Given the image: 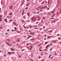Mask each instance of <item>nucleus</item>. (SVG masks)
I'll list each match as a JSON object with an SVG mask.
<instances>
[{"mask_svg": "<svg viewBox=\"0 0 61 61\" xmlns=\"http://www.w3.org/2000/svg\"><path fill=\"white\" fill-rule=\"evenodd\" d=\"M13 5H11L10 6L9 8L10 9H12L13 8Z\"/></svg>", "mask_w": 61, "mask_h": 61, "instance_id": "obj_1", "label": "nucleus"}, {"mask_svg": "<svg viewBox=\"0 0 61 61\" xmlns=\"http://www.w3.org/2000/svg\"><path fill=\"white\" fill-rule=\"evenodd\" d=\"M7 40L8 41L9 43H10V42L11 41V40H10V39H8Z\"/></svg>", "mask_w": 61, "mask_h": 61, "instance_id": "obj_2", "label": "nucleus"}, {"mask_svg": "<svg viewBox=\"0 0 61 61\" xmlns=\"http://www.w3.org/2000/svg\"><path fill=\"white\" fill-rule=\"evenodd\" d=\"M17 41L18 42H20V39H19L17 40Z\"/></svg>", "mask_w": 61, "mask_h": 61, "instance_id": "obj_3", "label": "nucleus"}, {"mask_svg": "<svg viewBox=\"0 0 61 61\" xmlns=\"http://www.w3.org/2000/svg\"><path fill=\"white\" fill-rule=\"evenodd\" d=\"M6 44H7L8 46H11L9 45H10V44H9L7 43H6Z\"/></svg>", "mask_w": 61, "mask_h": 61, "instance_id": "obj_4", "label": "nucleus"}, {"mask_svg": "<svg viewBox=\"0 0 61 61\" xmlns=\"http://www.w3.org/2000/svg\"><path fill=\"white\" fill-rule=\"evenodd\" d=\"M7 19H5V20H4L5 21V22H6V23H7Z\"/></svg>", "mask_w": 61, "mask_h": 61, "instance_id": "obj_5", "label": "nucleus"}, {"mask_svg": "<svg viewBox=\"0 0 61 61\" xmlns=\"http://www.w3.org/2000/svg\"><path fill=\"white\" fill-rule=\"evenodd\" d=\"M51 36H47V38H50V37H51Z\"/></svg>", "mask_w": 61, "mask_h": 61, "instance_id": "obj_6", "label": "nucleus"}, {"mask_svg": "<svg viewBox=\"0 0 61 61\" xmlns=\"http://www.w3.org/2000/svg\"><path fill=\"white\" fill-rule=\"evenodd\" d=\"M24 12H25V11H23L22 13V15H24Z\"/></svg>", "mask_w": 61, "mask_h": 61, "instance_id": "obj_7", "label": "nucleus"}, {"mask_svg": "<svg viewBox=\"0 0 61 61\" xmlns=\"http://www.w3.org/2000/svg\"><path fill=\"white\" fill-rule=\"evenodd\" d=\"M8 54H9V55H11V53L10 52H8Z\"/></svg>", "mask_w": 61, "mask_h": 61, "instance_id": "obj_8", "label": "nucleus"}, {"mask_svg": "<svg viewBox=\"0 0 61 61\" xmlns=\"http://www.w3.org/2000/svg\"><path fill=\"white\" fill-rule=\"evenodd\" d=\"M32 37V36L30 35L28 37V38H30V37Z\"/></svg>", "mask_w": 61, "mask_h": 61, "instance_id": "obj_9", "label": "nucleus"}, {"mask_svg": "<svg viewBox=\"0 0 61 61\" xmlns=\"http://www.w3.org/2000/svg\"><path fill=\"white\" fill-rule=\"evenodd\" d=\"M50 1L49 0L48 1V4H49V5L50 4Z\"/></svg>", "mask_w": 61, "mask_h": 61, "instance_id": "obj_10", "label": "nucleus"}, {"mask_svg": "<svg viewBox=\"0 0 61 61\" xmlns=\"http://www.w3.org/2000/svg\"><path fill=\"white\" fill-rule=\"evenodd\" d=\"M49 46V45H47L46 46V48H48V47Z\"/></svg>", "mask_w": 61, "mask_h": 61, "instance_id": "obj_11", "label": "nucleus"}, {"mask_svg": "<svg viewBox=\"0 0 61 61\" xmlns=\"http://www.w3.org/2000/svg\"><path fill=\"white\" fill-rule=\"evenodd\" d=\"M29 5V3H28L26 5V7L28 6Z\"/></svg>", "mask_w": 61, "mask_h": 61, "instance_id": "obj_12", "label": "nucleus"}, {"mask_svg": "<svg viewBox=\"0 0 61 61\" xmlns=\"http://www.w3.org/2000/svg\"><path fill=\"white\" fill-rule=\"evenodd\" d=\"M27 15H28V16H29L30 15V13H27Z\"/></svg>", "mask_w": 61, "mask_h": 61, "instance_id": "obj_13", "label": "nucleus"}, {"mask_svg": "<svg viewBox=\"0 0 61 61\" xmlns=\"http://www.w3.org/2000/svg\"><path fill=\"white\" fill-rule=\"evenodd\" d=\"M23 19H25V16H23Z\"/></svg>", "mask_w": 61, "mask_h": 61, "instance_id": "obj_14", "label": "nucleus"}, {"mask_svg": "<svg viewBox=\"0 0 61 61\" xmlns=\"http://www.w3.org/2000/svg\"><path fill=\"white\" fill-rule=\"evenodd\" d=\"M11 51H15V50L13 49L12 48H11Z\"/></svg>", "mask_w": 61, "mask_h": 61, "instance_id": "obj_15", "label": "nucleus"}, {"mask_svg": "<svg viewBox=\"0 0 61 61\" xmlns=\"http://www.w3.org/2000/svg\"><path fill=\"white\" fill-rule=\"evenodd\" d=\"M13 15V13H10V15Z\"/></svg>", "mask_w": 61, "mask_h": 61, "instance_id": "obj_16", "label": "nucleus"}, {"mask_svg": "<svg viewBox=\"0 0 61 61\" xmlns=\"http://www.w3.org/2000/svg\"><path fill=\"white\" fill-rule=\"evenodd\" d=\"M2 21V19H1V18H0V21Z\"/></svg>", "mask_w": 61, "mask_h": 61, "instance_id": "obj_17", "label": "nucleus"}, {"mask_svg": "<svg viewBox=\"0 0 61 61\" xmlns=\"http://www.w3.org/2000/svg\"><path fill=\"white\" fill-rule=\"evenodd\" d=\"M36 26H37V25L33 26H32V27H36Z\"/></svg>", "mask_w": 61, "mask_h": 61, "instance_id": "obj_18", "label": "nucleus"}, {"mask_svg": "<svg viewBox=\"0 0 61 61\" xmlns=\"http://www.w3.org/2000/svg\"><path fill=\"white\" fill-rule=\"evenodd\" d=\"M58 39H59V40H60V39H61V38L60 37H59L58 38Z\"/></svg>", "mask_w": 61, "mask_h": 61, "instance_id": "obj_19", "label": "nucleus"}, {"mask_svg": "<svg viewBox=\"0 0 61 61\" xmlns=\"http://www.w3.org/2000/svg\"><path fill=\"white\" fill-rule=\"evenodd\" d=\"M44 3H45V1H43L41 3V4H43Z\"/></svg>", "mask_w": 61, "mask_h": 61, "instance_id": "obj_20", "label": "nucleus"}, {"mask_svg": "<svg viewBox=\"0 0 61 61\" xmlns=\"http://www.w3.org/2000/svg\"><path fill=\"white\" fill-rule=\"evenodd\" d=\"M13 24L14 25H16V24H15V22H13Z\"/></svg>", "mask_w": 61, "mask_h": 61, "instance_id": "obj_21", "label": "nucleus"}, {"mask_svg": "<svg viewBox=\"0 0 61 61\" xmlns=\"http://www.w3.org/2000/svg\"><path fill=\"white\" fill-rule=\"evenodd\" d=\"M28 7H27L26 8H25V9L26 10H27V9H28Z\"/></svg>", "mask_w": 61, "mask_h": 61, "instance_id": "obj_22", "label": "nucleus"}, {"mask_svg": "<svg viewBox=\"0 0 61 61\" xmlns=\"http://www.w3.org/2000/svg\"><path fill=\"white\" fill-rule=\"evenodd\" d=\"M30 28H32V27L31 26H30Z\"/></svg>", "mask_w": 61, "mask_h": 61, "instance_id": "obj_23", "label": "nucleus"}, {"mask_svg": "<svg viewBox=\"0 0 61 61\" xmlns=\"http://www.w3.org/2000/svg\"><path fill=\"white\" fill-rule=\"evenodd\" d=\"M51 56H52V55H50L49 56V58H50L51 57Z\"/></svg>", "mask_w": 61, "mask_h": 61, "instance_id": "obj_24", "label": "nucleus"}, {"mask_svg": "<svg viewBox=\"0 0 61 61\" xmlns=\"http://www.w3.org/2000/svg\"><path fill=\"white\" fill-rule=\"evenodd\" d=\"M23 26L24 27V28H25V29H26V28H25V25H23Z\"/></svg>", "mask_w": 61, "mask_h": 61, "instance_id": "obj_25", "label": "nucleus"}, {"mask_svg": "<svg viewBox=\"0 0 61 61\" xmlns=\"http://www.w3.org/2000/svg\"><path fill=\"white\" fill-rule=\"evenodd\" d=\"M10 21H11V22H12V21H13V20H10Z\"/></svg>", "mask_w": 61, "mask_h": 61, "instance_id": "obj_26", "label": "nucleus"}, {"mask_svg": "<svg viewBox=\"0 0 61 61\" xmlns=\"http://www.w3.org/2000/svg\"><path fill=\"white\" fill-rule=\"evenodd\" d=\"M8 33H5V34H6V35H8Z\"/></svg>", "mask_w": 61, "mask_h": 61, "instance_id": "obj_27", "label": "nucleus"}, {"mask_svg": "<svg viewBox=\"0 0 61 61\" xmlns=\"http://www.w3.org/2000/svg\"><path fill=\"white\" fill-rule=\"evenodd\" d=\"M44 9L45 8H47V7L46 6H45L44 7Z\"/></svg>", "mask_w": 61, "mask_h": 61, "instance_id": "obj_28", "label": "nucleus"}, {"mask_svg": "<svg viewBox=\"0 0 61 61\" xmlns=\"http://www.w3.org/2000/svg\"><path fill=\"white\" fill-rule=\"evenodd\" d=\"M52 43H51V44H50V46H52Z\"/></svg>", "mask_w": 61, "mask_h": 61, "instance_id": "obj_29", "label": "nucleus"}, {"mask_svg": "<svg viewBox=\"0 0 61 61\" xmlns=\"http://www.w3.org/2000/svg\"><path fill=\"white\" fill-rule=\"evenodd\" d=\"M9 31H10V30H9V29H8L7 30V31H8V32H9Z\"/></svg>", "mask_w": 61, "mask_h": 61, "instance_id": "obj_30", "label": "nucleus"}, {"mask_svg": "<svg viewBox=\"0 0 61 61\" xmlns=\"http://www.w3.org/2000/svg\"><path fill=\"white\" fill-rule=\"evenodd\" d=\"M36 18V17H34L33 18H32V19H35Z\"/></svg>", "mask_w": 61, "mask_h": 61, "instance_id": "obj_31", "label": "nucleus"}, {"mask_svg": "<svg viewBox=\"0 0 61 61\" xmlns=\"http://www.w3.org/2000/svg\"><path fill=\"white\" fill-rule=\"evenodd\" d=\"M52 30L49 31V32H52Z\"/></svg>", "mask_w": 61, "mask_h": 61, "instance_id": "obj_32", "label": "nucleus"}, {"mask_svg": "<svg viewBox=\"0 0 61 61\" xmlns=\"http://www.w3.org/2000/svg\"><path fill=\"white\" fill-rule=\"evenodd\" d=\"M38 58H39V59L41 58V56H39Z\"/></svg>", "mask_w": 61, "mask_h": 61, "instance_id": "obj_33", "label": "nucleus"}, {"mask_svg": "<svg viewBox=\"0 0 61 61\" xmlns=\"http://www.w3.org/2000/svg\"><path fill=\"white\" fill-rule=\"evenodd\" d=\"M17 32H18V33H21V32H20L19 31H17Z\"/></svg>", "mask_w": 61, "mask_h": 61, "instance_id": "obj_34", "label": "nucleus"}, {"mask_svg": "<svg viewBox=\"0 0 61 61\" xmlns=\"http://www.w3.org/2000/svg\"><path fill=\"white\" fill-rule=\"evenodd\" d=\"M30 60L31 61H34V60H32V59H30Z\"/></svg>", "mask_w": 61, "mask_h": 61, "instance_id": "obj_35", "label": "nucleus"}, {"mask_svg": "<svg viewBox=\"0 0 61 61\" xmlns=\"http://www.w3.org/2000/svg\"><path fill=\"white\" fill-rule=\"evenodd\" d=\"M40 6H39V7H38V8H37V9H39V8H40Z\"/></svg>", "mask_w": 61, "mask_h": 61, "instance_id": "obj_36", "label": "nucleus"}, {"mask_svg": "<svg viewBox=\"0 0 61 61\" xmlns=\"http://www.w3.org/2000/svg\"><path fill=\"white\" fill-rule=\"evenodd\" d=\"M42 9H45V8H44V7H42Z\"/></svg>", "mask_w": 61, "mask_h": 61, "instance_id": "obj_37", "label": "nucleus"}, {"mask_svg": "<svg viewBox=\"0 0 61 61\" xmlns=\"http://www.w3.org/2000/svg\"><path fill=\"white\" fill-rule=\"evenodd\" d=\"M31 46V48H30V49H32V46Z\"/></svg>", "mask_w": 61, "mask_h": 61, "instance_id": "obj_38", "label": "nucleus"}, {"mask_svg": "<svg viewBox=\"0 0 61 61\" xmlns=\"http://www.w3.org/2000/svg\"><path fill=\"white\" fill-rule=\"evenodd\" d=\"M43 19H46V18L45 17H43Z\"/></svg>", "mask_w": 61, "mask_h": 61, "instance_id": "obj_39", "label": "nucleus"}, {"mask_svg": "<svg viewBox=\"0 0 61 61\" xmlns=\"http://www.w3.org/2000/svg\"><path fill=\"white\" fill-rule=\"evenodd\" d=\"M32 21H34V20H35V19H32Z\"/></svg>", "mask_w": 61, "mask_h": 61, "instance_id": "obj_40", "label": "nucleus"}, {"mask_svg": "<svg viewBox=\"0 0 61 61\" xmlns=\"http://www.w3.org/2000/svg\"><path fill=\"white\" fill-rule=\"evenodd\" d=\"M57 36H59V34H58L57 35Z\"/></svg>", "mask_w": 61, "mask_h": 61, "instance_id": "obj_41", "label": "nucleus"}, {"mask_svg": "<svg viewBox=\"0 0 61 61\" xmlns=\"http://www.w3.org/2000/svg\"><path fill=\"white\" fill-rule=\"evenodd\" d=\"M25 50V49H23L21 50V51H24V50Z\"/></svg>", "mask_w": 61, "mask_h": 61, "instance_id": "obj_42", "label": "nucleus"}, {"mask_svg": "<svg viewBox=\"0 0 61 61\" xmlns=\"http://www.w3.org/2000/svg\"><path fill=\"white\" fill-rule=\"evenodd\" d=\"M45 44H47V42H46Z\"/></svg>", "mask_w": 61, "mask_h": 61, "instance_id": "obj_43", "label": "nucleus"}, {"mask_svg": "<svg viewBox=\"0 0 61 61\" xmlns=\"http://www.w3.org/2000/svg\"><path fill=\"white\" fill-rule=\"evenodd\" d=\"M53 49V48H51L50 50H52V49Z\"/></svg>", "mask_w": 61, "mask_h": 61, "instance_id": "obj_44", "label": "nucleus"}, {"mask_svg": "<svg viewBox=\"0 0 61 61\" xmlns=\"http://www.w3.org/2000/svg\"><path fill=\"white\" fill-rule=\"evenodd\" d=\"M12 53L13 54H15V52H12Z\"/></svg>", "mask_w": 61, "mask_h": 61, "instance_id": "obj_45", "label": "nucleus"}, {"mask_svg": "<svg viewBox=\"0 0 61 61\" xmlns=\"http://www.w3.org/2000/svg\"><path fill=\"white\" fill-rule=\"evenodd\" d=\"M5 55H6L5 54L4 55V56H5Z\"/></svg>", "mask_w": 61, "mask_h": 61, "instance_id": "obj_46", "label": "nucleus"}, {"mask_svg": "<svg viewBox=\"0 0 61 61\" xmlns=\"http://www.w3.org/2000/svg\"><path fill=\"white\" fill-rule=\"evenodd\" d=\"M15 28V29H16V27H15V28Z\"/></svg>", "mask_w": 61, "mask_h": 61, "instance_id": "obj_47", "label": "nucleus"}, {"mask_svg": "<svg viewBox=\"0 0 61 61\" xmlns=\"http://www.w3.org/2000/svg\"><path fill=\"white\" fill-rule=\"evenodd\" d=\"M58 14H59V12H58L57 13V15H58Z\"/></svg>", "mask_w": 61, "mask_h": 61, "instance_id": "obj_48", "label": "nucleus"}, {"mask_svg": "<svg viewBox=\"0 0 61 61\" xmlns=\"http://www.w3.org/2000/svg\"><path fill=\"white\" fill-rule=\"evenodd\" d=\"M38 36H41V35H38Z\"/></svg>", "mask_w": 61, "mask_h": 61, "instance_id": "obj_49", "label": "nucleus"}, {"mask_svg": "<svg viewBox=\"0 0 61 61\" xmlns=\"http://www.w3.org/2000/svg\"><path fill=\"white\" fill-rule=\"evenodd\" d=\"M53 57H52L51 58V59H52V58H53Z\"/></svg>", "mask_w": 61, "mask_h": 61, "instance_id": "obj_50", "label": "nucleus"}, {"mask_svg": "<svg viewBox=\"0 0 61 61\" xmlns=\"http://www.w3.org/2000/svg\"><path fill=\"white\" fill-rule=\"evenodd\" d=\"M40 9H42V7H41L40 8Z\"/></svg>", "mask_w": 61, "mask_h": 61, "instance_id": "obj_51", "label": "nucleus"}, {"mask_svg": "<svg viewBox=\"0 0 61 61\" xmlns=\"http://www.w3.org/2000/svg\"><path fill=\"white\" fill-rule=\"evenodd\" d=\"M19 57H21V56H19Z\"/></svg>", "mask_w": 61, "mask_h": 61, "instance_id": "obj_52", "label": "nucleus"}, {"mask_svg": "<svg viewBox=\"0 0 61 61\" xmlns=\"http://www.w3.org/2000/svg\"><path fill=\"white\" fill-rule=\"evenodd\" d=\"M47 10H49V8H48L47 9Z\"/></svg>", "mask_w": 61, "mask_h": 61, "instance_id": "obj_53", "label": "nucleus"}, {"mask_svg": "<svg viewBox=\"0 0 61 61\" xmlns=\"http://www.w3.org/2000/svg\"><path fill=\"white\" fill-rule=\"evenodd\" d=\"M32 41H33V40H34V39H32Z\"/></svg>", "mask_w": 61, "mask_h": 61, "instance_id": "obj_54", "label": "nucleus"}, {"mask_svg": "<svg viewBox=\"0 0 61 61\" xmlns=\"http://www.w3.org/2000/svg\"><path fill=\"white\" fill-rule=\"evenodd\" d=\"M43 28H45V27L44 26L43 27Z\"/></svg>", "mask_w": 61, "mask_h": 61, "instance_id": "obj_55", "label": "nucleus"}, {"mask_svg": "<svg viewBox=\"0 0 61 61\" xmlns=\"http://www.w3.org/2000/svg\"><path fill=\"white\" fill-rule=\"evenodd\" d=\"M38 21H39V20H40V19H38Z\"/></svg>", "mask_w": 61, "mask_h": 61, "instance_id": "obj_56", "label": "nucleus"}, {"mask_svg": "<svg viewBox=\"0 0 61 61\" xmlns=\"http://www.w3.org/2000/svg\"><path fill=\"white\" fill-rule=\"evenodd\" d=\"M40 11H43V10H41Z\"/></svg>", "mask_w": 61, "mask_h": 61, "instance_id": "obj_57", "label": "nucleus"}, {"mask_svg": "<svg viewBox=\"0 0 61 61\" xmlns=\"http://www.w3.org/2000/svg\"><path fill=\"white\" fill-rule=\"evenodd\" d=\"M12 32H13V31H14V30H12Z\"/></svg>", "mask_w": 61, "mask_h": 61, "instance_id": "obj_58", "label": "nucleus"}, {"mask_svg": "<svg viewBox=\"0 0 61 61\" xmlns=\"http://www.w3.org/2000/svg\"><path fill=\"white\" fill-rule=\"evenodd\" d=\"M1 17H2V16L0 15V18H1Z\"/></svg>", "mask_w": 61, "mask_h": 61, "instance_id": "obj_59", "label": "nucleus"}, {"mask_svg": "<svg viewBox=\"0 0 61 61\" xmlns=\"http://www.w3.org/2000/svg\"><path fill=\"white\" fill-rule=\"evenodd\" d=\"M45 61V60H43L42 61Z\"/></svg>", "mask_w": 61, "mask_h": 61, "instance_id": "obj_60", "label": "nucleus"}, {"mask_svg": "<svg viewBox=\"0 0 61 61\" xmlns=\"http://www.w3.org/2000/svg\"><path fill=\"white\" fill-rule=\"evenodd\" d=\"M29 1V0H27V2H28V1Z\"/></svg>", "mask_w": 61, "mask_h": 61, "instance_id": "obj_61", "label": "nucleus"}, {"mask_svg": "<svg viewBox=\"0 0 61 61\" xmlns=\"http://www.w3.org/2000/svg\"><path fill=\"white\" fill-rule=\"evenodd\" d=\"M27 46H29V44H27Z\"/></svg>", "mask_w": 61, "mask_h": 61, "instance_id": "obj_62", "label": "nucleus"}, {"mask_svg": "<svg viewBox=\"0 0 61 61\" xmlns=\"http://www.w3.org/2000/svg\"><path fill=\"white\" fill-rule=\"evenodd\" d=\"M36 24H38V22H36Z\"/></svg>", "mask_w": 61, "mask_h": 61, "instance_id": "obj_63", "label": "nucleus"}, {"mask_svg": "<svg viewBox=\"0 0 61 61\" xmlns=\"http://www.w3.org/2000/svg\"><path fill=\"white\" fill-rule=\"evenodd\" d=\"M16 26H18V25H16Z\"/></svg>", "mask_w": 61, "mask_h": 61, "instance_id": "obj_64", "label": "nucleus"}]
</instances>
